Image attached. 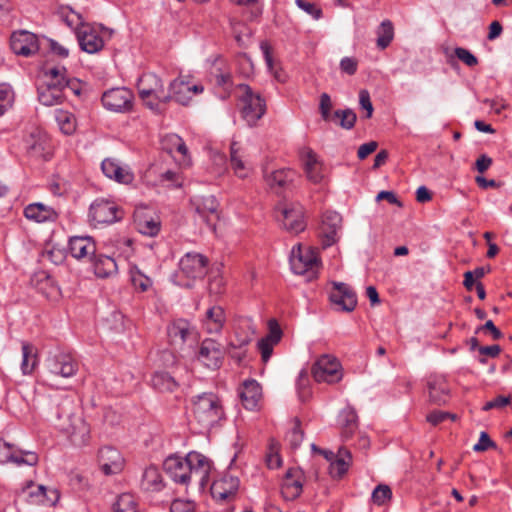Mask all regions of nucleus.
<instances>
[{
    "label": "nucleus",
    "mask_w": 512,
    "mask_h": 512,
    "mask_svg": "<svg viewBox=\"0 0 512 512\" xmlns=\"http://www.w3.org/2000/svg\"><path fill=\"white\" fill-rule=\"evenodd\" d=\"M209 460L198 452H190L185 458L170 456L164 461V469L176 483L188 485L192 478L204 487L210 472Z\"/></svg>",
    "instance_id": "nucleus-1"
},
{
    "label": "nucleus",
    "mask_w": 512,
    "mask_h": 512,
    "mask_svg": "<svg viewBox=\"0 0 512 512\" xmlns=\"http://www.w3.org/2000/svg\"><path fill=\"white\" fill-rule=\"evenodd\" d=\"M193 419L203 429H210L225 417V411L218 395L204 392L191 398Z\"/></svg>",
    "instance_id": "nucleus-2"
},
{
    "label": "nucleus",
    "mask_w": 512,
    "mask_h": 512,
    "mask_svg": "<svg viewBox=\"0 0 512 512\" xmlns=\"http://www.w3.org/2000/svg\"><path fill=\"white\" fill-rule=\"evenodd\" d=\"M139 97L152 111L162 113V105L169 103L163 81L154 73H144L137 82Z\"/></svg>",
    "instance_id": "nucleus-3"
},
{
    "label": "nucleus",
    "mask_w": 512,
    "mask_h": 512,
    "mask_svg": "<svg viewBox=\"0 0 512 512\" xmlns=\"http://www.w3.org/2000/svg\"><path fill=\"white\" fill-rule=\"evenodd\" d=\"M55 427L77 446L85 445L89 439L90 428L83 418L61 410L57 412Z\"/></svg>",
    "instance_id": "nucleus-4"
},
{
    "label": "nucleus",
    "mask_w": 512,
    "mask_h": 512,
    "mask_svg": "<svg viewBox=\"0 0 512 512\" xmlns=\"http://www.w3.org/2000/svg\"><path fill=\"white\" fill-rule=\"evenodd\" d=\"M238 89L241 91V115L249 126H254L266 112L265 100L247 84H240Z\"/></svg>",
    "instance_id": "nucleus-5"
},
{
    "label": "nucleus",
    "mask_w": 512,
    "mask_h": 512,
    "mask_svg": "<svg viewBox=\"0 0 512 512\" xmlns=\"http://www.w3.org/2000/svg\"><path fill=\"white\" fill-rule=\"evenodd\" d=\"M277 219L282 222L283 228L291 234H298L305 230V208L300 202L280 203L276 209Z\"/></svg>",
    "instance_id": "nucleus-6"
},
{
    "label": "nucleus",
    "mask_w": 512,
    "mask_h": 512,
    "mask_svg": "<svg viewBox=\"0 0 512 512\" xmlns=\"http://www.w3.org/2000/svg\"><path fill=\"white\" fill-rule=\"evenodd\" d=\"M311 374L318 383L334 384L342 377V367L339 360L330 354H323L317 358L311 367Z\"/></svg>",
    "instance_id": "nucleus-7"
},
{
    "label": "nucleus",
    "mask_w": 512,
    "mask_h": 512,
    "mask_svg": "<svg viewBox=\"0 0 512 512\" xmlns=\"http://www.w3.org/2000/svg\"><path fill=\"white\" fill-rule=\"evenodd\" d=\"M204 87L201 84H193L189 77L179 76L172 80L169 84V102L174 100L180 105L187 106L193 95L201 94Z\"/></svg>",
    "instance_id": "nucleus-8"
},
{
    "label": "nucleus",
    "mask_w": 512,
    "mask_h": 512,
    "mask_svg": "<svg viewBox=\"0 0 512 512\" xmlns=\"http://www.w3.org/2000/svg\"><path fill=\"white\" fill-rule=\"evenodd\" d=\"M122 218V211L112 201L97 198L89 208V219L94 225L112 224Z\"/></svg>",
    "instance_id": "nucleus-9"
},
{
    "label": "nucleus",
    "mask_w": 512,
    "mask_h": 512,
    "mask_svg": "<svg viewBox=\"0 0 512 512\" xmlns=\"http://www.w3.org/2000/svg\"><path fill=\"white\" fill-rule=\"evenodd\" d=\"M133 100V92L125 87L107 90L101 98L102 104L107 110L120 113L131 111Z\"/></svg>",
    "instance_id": "nucleus-10"
},
{
    "label": "nucleus",
    "mask_w": 512,
    "mask_h": 512,
    "mask_svg": "<svg viewBox=\"0 0 512 512\" xmlns=\"http://www.w3.org/2000/svg\"><path fill=\"white\" fill-rule=\"evenodd\" d=\"M191 205L195 213L202 219L207 226L215 229L219 220V203L213 195L196 196L191 199Z\"/></svg>",
    "instance_id": "nucleus-11"
},
{
    "label": "nucleus",
    "mask_w": 512,
    "mask_h": 512,
    "mask_svg": "<svg viewBox=\"0 0 512 512\" xmlns=\"http://www.w3.org/2000/svg\"><path fill=\"white\" fill-rule=\"evenodd\" d=\"M209 260L206 256L188 252L180 260L179 266L182 274L188 279H203L207 273Z\"/></svg>",
    "instance_id": "nucleus-12"
},
{
    "label": "nucleus",
    "mask_w": 512,
    "mask_h": 512,
    "mask_svg": "<svg viewBox=\"0 0 512 512\" xmlns=\"http://www.w3.org/2000/svg\"><path fill=\"white\" fill-rule=\"evenodd\" d=\"M333 288L329 294L331 303L338 307V310L352 312L357 306L356 292L346 283L333 282Z\"/></svg>",
    "instance_id": "nucleus-13"
},
{
    "label": "nucleus",
    "mask_w": 512,
    "mask_h": 512,
    "mask_svg": "<svg viewBox=\"0 0 512 512\" xmlns=\"http://www.w3.org/2000/svg\"><path fill=\"white\" fill-rule=\"evenodd\" d=\"M342 217L335 211H327L322 216L319 236L323 248L335 244L339 237L338 231L341 229Z\"/></svg>",
    "instance_id": "nucleus-14"
},
{
    "label": "nucleus",
    "mask_w": 512,
    "mask_h": 512,
    "mask_svg": "<svg viewBox=\"0 0 512 512\" xmlns=\"http://www.w3.org/2000/svg\"><path fill=\"white\" fill-rule=\"evenodd\" d=\"M49 372L64 378L72 377L78 370V363L71 354L58 352L50 355L46 360Z\"/></svg>",
    "instance_id": "nucleus-15"
},
{
    "label": "nucleus",
    "mask_w": 512,
    "mask_h": 512,
    "mask_svg": "<svg viewBox=\"0 0 512 512\" xmlns=\"http://www.w3.org/2000/svg\"><path fill=\"white\" fill-rule=\"evenodd\" d=\"M10 47L15 54L28 57L38 51V38L34 33L20 30L11 35Z\"/></svg>",
    "instance_id": "nucleus-16"
},
{
    "label": "nucleus",
    "mask_w": 512,
    "mask_h": 512,
    "mask_svg": "<svg viewBox=\"0 0 512 512\" xmlns=\"http://www.w3.org/2000/svg\"><path fill=\"white\" fill-rule=\"evenodd\" d=\"M224 354L221 344L213 339H205L201 343L198 360L208 368L217 369L222 364Z\"/></svg>",
    "instance_id": "nucleus-17"
},
{
    "label": "nucleus",
    "mask_w": 512,
    "mask_h": 512,
    "mask_svg": "<svg viewBox=\"0 0 512 512\" xmlns=\"http://www.w3.org/2000/svg\"><path fill=\"white\" fill-rule=\"evenodd\" d=\"M167 335L171 344L181 348L189 339L196 340L197 331L187 320L178 319L168 325Z\"/></svg>",
    "instance_id": "nucleus-18"
},
{
    "label": "nucleus",
    "mask_w": 512,
    "mask_h": 512,
    "mask_svg": "<svg viewBox=\"0 0 512 512\" xmlns=\"http://www.w3.org/2000/svg\"><path fill=\"white\" fill-rule=\"evenodd\" d=\"M77 40L81 50L94 54L104 47V40L99 32L89 25H82L77 31Z\"/></svg>",
    "instance_id": "nucleus-19"
},
{
    "label": "nucleus",
    "mask_w": 512,
    "mask_h": 512,
    "mask_svg": "<svg viewBox=\"0 0 512 512\" xmlns=\"http://www.w3.org/2000/svg\"><path fill=\"white\" fill-rule=\"evenodd\" d=\"M302 471L299 468H289L281 485V494L285 500L292 501L302 493Z\"/></svg>",
    "instance_id": "nucleus-20"
},
{
    "label": "nucleus",
    "mask_w": 512,
    "mask_h": 512,
    "mask_svg": "<svg viewBox=\"0 0 512 512\" xmlns=\"http://www.w3.org/2000/svg\"><path fill=\"white\" fill-rule=\"evenodd\" d=\"M69 252L78 260H92L96 252V244L89 236H73L69 239Z\"/></svg>",
    "instance_id": "nucleus-21"
},
{
    "label": "nucleus",
    "mask_w": 512,
    "mask_h": 512,
    "mask_svg": "<svg viewBox=\"0 0 512 512\" xmlns=\"http://www.w3.org/2000/svg\"><path fill=\"white\" fill-rule=\"evenodd\" d=\"M318 266L319 259L313 250L307 249L305 252H303L299 248L297 255L293 253L291 258V268L295 274H314Z\"/></svg>",
    "instance_id": "nucleus-22"
},
{
    "label": "nucleus",
    "mask_w": 512,
    "mask_h": 512,
    "mask_svg": "<svg viewBox=\"0 0 512 512\" xmlns=\"http://www.w3.org/2000/svg\"><path fill=\"white\" fill-rule=\"evenodd\" d=\"M98 460L101 470L106 475L116 474L122 470L123 459L121 454L111 446H105L99 450Z\"/></svg>",
    "instance_id": "nucleus-23"
},
{
    "label": "nucleus",
    "mask_w": 512,
    "mask_h": 512,
    "mask_svg": "<svg viewBox=\"0 0 512 512\" xmlns=\"http://www.w3.org/2000/svg\"><path fill=\"white\" fill-rule=\"evenodd\" d=\"M24 216L36 223H45L56 222L59 218V213L51 206L35 202L24 208Z\"/></svg>",
    "instance_id": "nucleus-24"
},
{
    "label": "nucleus",
    "mask_w": 512,
    "mask_h": 512,
    "mask_svg": "<svg viewBox=\"0 0 512 512\" xmlns=\"http://www.w3.org/2000/svg\"><path fill=\"white\" fill-rule=\"evenodd\" d=\"M238 488L239 479L231 475H225L212 484L211 494L215 500L225 501L234 496Z\"/></svg>",
    "instance_id": "nucleus-25"
},
{
    "label": "nucleus",
    "mask_w": 512,
    "mask_h": 512,
    "mask_svg": "<svg viewBox=\"0 0 512 512\" xmlns=\"http://www.w3.org/2000/svg\"><path fill=\"white\" fill-rule=\"evenodd\" d=\"M101 169L105 176L121 184H130L134 180L133 173L126 167H122L114 159H104L101 164Z\"/></svg>",
    "instance_id": "nucleus-26"
},
{
    "label": "nucleus",
    "mask_w": 512,
    "mask_h": 512,
    "mask_svg": "<svg viewBox=\"0 0 512 512\" xmlns=\"http://www.w3.org/2000/svg\"><path fill=\"white\" fill-rule=\"evenodd\" d=\"M427 387L431 403L436 405L446 404L449 398V386L443 377H430L427 382Z\"/></svg>",
    "instance_id": "nucleus-27"
},
{
    "label": "nucleus",
    "mask_w": 512,
    "mask_h": 512,
    "mask_svg": "<svg viewBox=\"0 0 512 512\" xmlns=\"http://www.w3.org/2000/svg\"><path fill=\"white\" fill-rule=\"evenodd\" d=\"M261 395V386L253 379L246 380L239 392L243 406L251 411L257 408Z\"/></svg>",
    "instance_id": "nucleus-28"
},
{
    "label": "nucleus",
    "mask_w": 512,
    "mask_h": 512,
    "mask_svg": "<svg viewBox=\"0 0 512 512\" xmlns=\"http://www.w3.org/2000/svg\"><path fill=\"white\" fill-rule=\"evenodd\" d=\"M281 336L282 331L279 326L276 323L274 325L270 323L269 334L260 339L257 343V347L261 353V358L264 363L268 362L270 359L273 353V347L280 341Z\"/></svg>",
    "instance_id": "nucleus-29"
},
{
    "label": "nucleus",
    "mask_w": 512,
    "mask_h": 512,
    "mask_svg": "<svg viewBox=\"0 0 512 512\" xmlns=\"http://www.w3.org/2000/svg\"><path fill=\"white\" fill-rule=\"evenodd\" d=\"M294 173L291 170L279 169L272 171L270 174H265V180L267 185L276 191V193H280V191L292 182Z\"/></svg>",
    "instance_id": "nucleus-30"
},
{
    "label": "nucleus",
    "mask_w": 512,
    "mask_h": 512,
    "mask_svg": "<svg viewBox=\"0 0 512 512\" xmlns=\"http://www.w3.org/2000/svg\"><path fill=\"white\" fill-rule=\"evenodd\" d=\"M90 262H92L95 275L99 278L109 277L117 271L116 261L110 256L94 254Z\"/></svg>",
    "instance_id": "nucleus-31"
},
{
    "label": "nucleus",
    "mask_w": 512,
    "mask_h": 512,
    "mask_svg": "<svg viewBox=\"0 0 512 512\" xmlns=\"http://www.w3.org/2000/svg\"><path fill=\"white\" fill-rule=\"evenodd\" d=\"M304 168L307 178L317 184L320 183L324 175L322 164L318 161L317 155L311 150H307L304 159Z\"/></svg>",
    "instance_id": "nucleus-32"
},
{
    "label": "nucleus",
    "mask_w": 512,
    "mask_h": 512,
    "mask_svg": "<svg viewBox=\"0 0 512 512\" xmlns=\"http://www.w3.org/2000/svg\"><path fill=\"white\" fill-rule=\"evenodd\" d=\"M225 323V313L222 307L213 306L205 315V326L208 333H219Z\"/></svg>",
    "instance_id": "nucleus-33"
},
{
    "label": "nucleus",
    "mask_w": 512,
    "mask_h": 512,
    "mask_svg": "<svg viewBox=\"0 0 512 512\" xmlns=\"http://www.w3.org/2000/svg\"><path fill=\"white\" fill-rule=\"evenodd\" d=\"M162 476L155 466L147 467L142 476L141 487L145 491H160L163 488Z\"/></svg>",
    "instance_id": "nucleus-34"
},
{
    "label": "nucleus",
    "mask_w": 512,
    "mask_h": 512,
    "mask_svg": "<svg viewBox=\"0 0 512 512\" xmlns=\"http://www.w3.org/2000/svg\"><path fill=\"white\" fill-rule=\"evenodd\" d=\"M65 99L64 93L58 88L42 85L38 88V100L45 106H54L61 104Z\"/></svg>",
    "instance_id": "nucleus-35"
},
{
    "label": "nucleus",
    "mask_w": 512,
    "mask_h": 512,
    "mask_svg": "<svg viewBox=\"0 0 512 512\" xmlns=\"http://www.w3.org/2000/svg\"><path fill=\"white\" fill-rule=\"evenodd\" d=\"M351 459V452L348 449L341 447L338 450L335 460L331 462V475L333 477H342L348 471Z\"/></svg>",
    "instance_id": "nucleus-36"
},
{
    "label": "nucleus",
    "mask_w": 512,
    "mask_h": 512,
    "mask_svg": "<svg viewBox=\"0 0 512 512\" xmlns=\"http://www.w3.org/2000/svg\"><path fill=\"white\" fill-rule=\"evenodd\" d=\"M151 384L160 392H172L178 386L174 377L165 371H156L151 377Z\"/></svg>",
    "instance_id": "nucleus-37"
},
{
    "label": "nucleus",
    "mask_w": 512,
    "mask_h": 512,
    "mask_svg": "<svg viewBox=\"0 0 512 512\" xmlns=\"http://www.w3.org/2000/svg\"><path fill=\"white\" fill-rule=\"evenodd\" d=\"M29 497L33 502L38 504L49 503L54 505L59 500V493L55 489L47 490L44 485H38L34 490L28 492Z\"/></svg>",
    "instance_id": "nucleus-38"
},
{
    "label": "nucleus",
    "mask_w": 512,
    "mask_h": 512,
    "mask_svg": "<svg viewBox=\"0 0 512 512\" xmlns=\"http://www.w3.org/2000/svg\"><path fill=\"white\" fill-rule=\"evenodd\" d=\"M341 436L344 441L349 440L356 431L357 414L353 409L343 410L341 415Z\"/></svg>",
    "instance_id": "nucleus-39"
},
{
    "label": "nucleus",
    "mask_w": 512,
    "mask_h": 512,
    "mask_svg": "<svg viewBox=\"0 0 512 512\" xmlns=\"http://www.w3.org/2000/svg\"><path fill=\"white\" fill-rule=\"evenodd\" d=\"M55 120L60 130L65 135H71L75 132L76 118L72 113L62 109H57L55 110Z\"/></svg>",
    "instance_id": "nucleus-40"
},
{
    "label": "nucleus",
    "mask_w": 512,
    "mask_h": 512,
    "mask_svg": "<svg viewBox=\"0 0 512 512\" xmlns=\"http://www.w3.org/2000/svg\"><path fill=\"white\" fill-rule=\"evenodd\" d=\"M356 120V113L352 109L347 108L334 111L331 121H335L343 129L350 130L355 126Z\"/></svg>",
    "instance_id": "nucleus-41"
},
{
    "label": "nucleus",
    "mask_w": 512,
    "mask_h": 512,
    "mask_svg": "<svg viewBox=\"0 0 512 512\" xmlns=\"http://www.w3.org/2000/svg\"><path fill=\"white\" fill-rule=\"evenodd\" d=\"M37 364L35 348L30 343L22 344V363L21 370L23 374H30Z\"/></svg>",
    "instance_id": "nucleus-42"
},
{
    "label": "nucleus",
    "mask_w": 512,
    "mask_h": 512,
    "mask_svg": "<svg viewBox=\"0 0 512 512\" xmlns=\"http://www.w3.org/2000/svg\"><path fill=\"white\" fill-rule=\"evenodd\" d=\"M377 46L384 50L386 49L394 38V27L390 20H384L381 22L377 30Z\"/></svg>",
    "instance_id": "nucleus-43"
},
{
    "label": "nucleus",
    "mask_w": 512,
    "mask_h": 512,
    "mask_svg": "<svg viewBox=\"0 0 512 512\" xmlns=\"http://www.w3.org/2000/svg\"><path fill=\"white\" fill-rule=\"evenodd\" d=\"M240 147L237 142H232L230 147V163L235 174L239 178H246L248 171L239 154Z\"/></svg>",
    "instance_id": "nucleus-44"
},
{
    "label": "nucleus",
    "mask_w": 512,
    "mask_h": 512,
    "mask_svg": "<svg viewBox=\"0 0 512 512\" xmlns=\"http://www.w3.org/2000/svg\"><path fill=\"white\" fill-rule=\"evenodd\" d=\"M130 279L134 288L140 292L147 291L153 283L152 279L135 265L130 268Z\"/></svg>",
    "instance_id": "nucleus-45"
},
{
    "label": "nucleus",
    "mask_w": 512,
    "mask_h": 512,
    "mask_svg": "<svg viewBox=\"0 0 512 512\" xmlns=\"http://www.w3.org/2000/svg\"><path fill=\"white\" fill-rule=\"evenodd\" d=\"M137 502L135 497L129 493L119 495L113 503V512H137Z\"/></svg>",
    "instance_id": "nucleus-46"
},
{
    "label": "nucleus",
    "mask_w": 512,
    "mask_h": 512,
    "mask_svg": "<svg viewBox=\"0 0 512 512\" xmlns=\"http://www.w3.org/2000/svg\"><path fill=\"white\" fill-rule=\"evenodd\" d=\"M10 462L16 464L17 466H34L38 463V455L32 451H24L14 448L13 457L11 458Z\"/></svg>",
    "instance_id": "nucleus-47"
},
{
    "label": "nucleus",
    "mask_w": 512,
    "mask_h": 512,
    "mask_svg": "<svg viewBox=\"0 0 512 512\" xmlns=\"http://www.w3.org/2000/svg\"><path fill=\"white\" fill-rule=\"evenodd\" d=\"M304 438V432L301 429V422L298 418L294 419V427L287 434L286 440L288 441L291 449L296 450L299 448Z\"/></svg>",
    "instance_id": "nucleus-48"
},
{
    "label": "nucleus",
    "mask_w": 512,
    "mask_h": 512,
    "mask_svg": "<svg viewBox=\"0 0 512 512\" xmlns=\"http://www.w3.org/2000/svg\"><path fill=\"white\" fill-rule=\"evenodd\" d=\"M392 498V490L388 485L379 484L372 492V501L378 506L384 505Z\"/></svg>",
    "instance_id": "nucleus-49"
},
{
    "label": "nucleus",
    "mask_w": 512,
    "mask_h": 512,
    "mask_svg": "<svg viewBox=\"0 0 512 512\" xmlns=\"http://www.w3.org/2000/svg\"><path fill=\"white\" fill-rule=\"evenodd\" d=\"M138 231L147 236H156L160 231V222L153 219L143 220L137 223Z\"/></svg>",
    "instance_id": "nucleus-50"
},
{
    "label": "nucleus",
    "mask_w": 512,
    "mask_h": 512,
    "mask_svg": "<svg viewBox=\"0 0 512 512\" xmlns=\"http://www.w3.org/2000/svg\"><path fill=\"white\" fill-rule=\"evenodd\" d=\"M332 101L327 93H322L320 96L319 112L324 121H331L333 114L331 113Z\"/></svg>",
    "instance_id": "nucleus-51"
},
{
    "label": "nucleus",
    "mask_w": 512,
    "mask_h": 512,
    "mask_svg": "<svg viewBox=\"0 0 512 512\" xmlns=\"http://www.w3.org/2000/svg\"><path fill=\"white\" fill-rule=\"evenodd\" d=\"M12 100L13 94L10 88L6 85H0V116L11 107Z\"/></svg>",
    "instance_id": "nucleus-52"
},
{
    "label": "nucleus",
    "mask_w": 512,
    "mask_h": 512,
    "mask_svg": "<svg viewBox=\"0 0 512 512\" xmlns=\"http://www.w3.org/2000/svg\"><path fill=\"white\" fill-rule=\"evenodd\" d=\"M455 56L469 67L476 66L478 59L468 49L457 47L454 50Z\"/></svg>",
    "instance_id": "nucleus-53"
},
{
    "label": "nucleus",
    "mask_w": 512,
    "mask_h": 512,
    "mask_svg": "<svg viewBox=\"0 0 512 512\" xmlns=\"http://www.w3.org/2000/svg\"><path fill=\"white\" fill-rule=\"evenodd\" d=\"M512 403V396L499 395L491 401H488L482 407L483 411H489L491 409H501Z\"/></svg>",
    "instance_id": "nucleus-54"
},
{
    "label": "nucleus",
    "mask_w": 512,
    "mask_h": 512,
    "mask_svg": "<svg viewBox=\"0 0 512 512\" xmlns=\"http://www.w3.org/2000/svg\"><path fill=\"white\" fill-rule=\"evenodd\" d=\"M359 104L361 109L366 111V115L364 116L366 119H369L373 115V104L371 102L370 94L366 89H362L359 92Z\"/></svg>",
    "instance_id": "nucleus-55"
},
{
    "label": "nucleus",
    "mask_w": 512,
    "mask_h": 512,
    "mask_svg": "<svg viewBox=\"0 0 512 512\" xmlns=\"http://www.w3.org/2000/svg\"><path fill=\"white\" fill-rule=\"evenodd\" d=\"M181 141V137L177 134H167L161 139V148L169 154L175 152L177 144Z\"/></svg>",
    "instance_id": "nucleus-56"
},
{
    "label": "nucleus",
    "mask_w": 512,
    "mask_h": 512,
    "mask_svg": "<svg viewBox=\"0 0 512 512\" xmlns=\"http://www.w3.org/2000/svg\"><path fill=\"white\" fill-rule=\"evenodd\" d=\"M170 512H195V504L190 500L175 499L170 505Z\"/></svg>",
    "instance_id": "nucleus-57"
},
{
    "label": "nucleus",
    "mask_w": 512,
    "mask_h": 512,
    "mask_svg": "<svg viewBox=\"0 0 512 512\" xmlns=\"http://www.w3.org/2000/svg\"><path fill=\"white\" fill-rule=\"evenodd\" d=\"M295 3L300 9L311 15L314 19L318 20L322 17V10L315 4L305 0H295Z\"/></svg>",
    "instance_id": "nucleus-58"
},
{
    "label": "nucleus",
    "mask_w": 512,
    "mask_h": 512,
    "mask_svg": "<svg viewBox=\"0 0 512 512\" xmlns=\"http://www.w3.org/2000/svg\"><path fill=\"white\" fill-rule=\"evenodd\" d=\"M70 485L78 491H85L89 488L88 479L80 473L71 474Z\"/></svg>",
    "instance_id": "nucleus-59"
},
{
    "label": "nucleus",
    "mask_w": 512,
    "mask_h": 512,
    "mask_svg": "<svg viewBox=\"0 0 512 512\" xmlns=\"http://www.w3.org/2000/svg\"><path fill=\"white\" fill-rule=\"evenodd\" d=\"M224 279L220 275L209 278L208 290L210 294L219 295L224 291Z\"/></svg>",
    "instance_id": "nucleus-60"
},
{
    "label": "nucleus",
    "mask_w": 512,
    "mask_h": 512,
    "mask_svg": "<svg viewBox=\"0 0 512 512\" xmlns=\"http://www.w3.org/2000/svg\"><path fill=\"white\" fill-rule=\"evenodd\" d=\"M14 446L0 439V464L9 463L13 457Z\"/></svg>",
    "instance_id": "nucleus-61"
},
{
    "label": "nucleus",
    "mask_w": 512,
    "mask_h": 512,
    "mask_svg": "<svg viewBox=\"0 0 512 512\" xmlns=\"http://www.w3.org/2000/svg\"><path fill=\"white\" fill-rule=\"evenodd\" d=\"M496 444L493 442L486 432H481L478 443L474 445L473 449L477 452L486 451L489 448H495Z\"/></svg>",
    "instance_id": "nucleus-62"
},
{
    "label": "nucleus",
    "mask_w": 512,
    "mask_h": 512,
    "mask_svg": "<svg viewBox=\"0 0 512 512\" xmlns=\"http://www.w3.org/2000/svg\"><path fill=\"white\" fill-rule=\"evenodd\" d=\"M357 60L351 57H344L340 61V69L348 75H354L357 72Z\"/></svg>",
    "instance_id": "nucleus-63"
},
{
    "label": "nucleus",
    "mask_w": 512,
    "mask_h": 512,
    "mask_svg": "<svg viewBox=\"0 0 512 512\" xmlns=\"http://www.w3.org/2000/svg\"><path fill=\"white\" fill-rule=\"evenodd\" d=\"M480 331H488L493 340H499L503 337V333L495 326L492 320H488L484 325L479 326L475 333H479Z\"/></svg>",
    "instance_id": "nucleus-64"
}]
</instances>
